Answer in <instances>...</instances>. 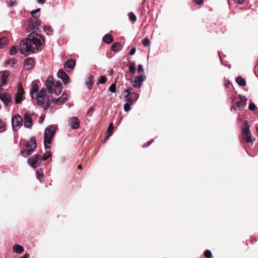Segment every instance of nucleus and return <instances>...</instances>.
Masks as SVG:
<instances>
[{
	"label": "nucleus",
	"mask_w": 258,
	"mask_h": 258,
	"mask_svg": "<svg viewBox=\"0 0 258 258\" xmlns=\"http://www.w3.org/2000/svg\"><path fill=\"white\" fill-rule=\"evenodd\" d=\"M45 42L41 35L38 34H30L27 38L21 40L20 44V51L22 54L27 56L37 52L41 48Z\"/></svg>",
	"instance_id": "1"
},
{
	"label": "nucleus",
	"mask_w": 258,
	"mask_h": 258,
	"mask_svg": "<svg viewBox=\"0 0 258 258\" xmlns=\"http://www.w3.org/2000/svg\"><path fill=\"white\" fill-rule=\"evenodd\" d=\"M45 86L49 94L56 95H59L63 88L62 83L60 81L54 82L53 78L51 76L47 77Z\"/></svg>",
	"instance_id": "2"
},
{
	"label": "nucleus",
	"mask_w": 258,
	"mask_h": 258,
	"mask_svg": "<svg viewBox=\"0 0 258 258\" xmlns=\"http://www.w3.org/2000/svg\"><path fill=\"white\" fill-rule=\"evenodd\" d=\"M38 86L36 84H33L31 89L30 94L32 98H34L35 95L37 99V103L39 106H42L44 103V99L46 95V88H43L38 93Z\"/></svg>",
	"instance_id": "3"
},
{
	"label": "nucleus",
	"mask_w": 258,
	"mask_h": 258,
	"mask_svg": "<svg viewBox=\"0 0 258 258\" xmlns=\"http://www.w3.org/2000/svg\"><path fill=\"white\" fill-rule=\"evenodd\" d=\"M241 139L245 143H252L255 140V138L252 137L250 133L249 125L247 120L243 122L241 127Z\"/></svg>",
	"instance_id": "4"
},
{
	"label": "nucleus",
	"mask_w": 258,
	"mask_h": 258,
	"mask_svg": "<svg viewBox=\"0 0 258 258\" xmlns=\"http://www.w3.org/2000/svg\"><path fill=\"white\" fill-rule=\"evenodd\" d=\"M55 134V127L53 125H49L44 131V145L50 144Z\"/></svg>",
	"instance_id": "5"
},
{
	"label": "nucleus",
	"mask_w": 258,
	"mask_h": 258,
	"mask_svg": "<svg viewBox=\"0 0 258 258\" xmlns=\"http://www.w3.org/2000/svg\"><path fill=\"white\" fill-rule=\"evenodd\" d=\"M25 92L21 84H19L18 86L17 91L15 94V102L18 104L21 103L24 100Z\"/></svg>",
	"instance_id": "6"
},
{
	"label": "nucleus",
	"mask_w": 258,
	"mask_h": 258,
	"mask_svg": "<svg viewBox=\"0 0 258 258\" xmlns=\"http://www.w3.org/2000/svg\"><path fill=\"white\" fill-rule=\"evenodd\" d=\"M41 161V156L38 154H35L32 157L28 159L27 163L29 166L35 168L40 165Z\"/></svg>",
	"instance_id": "7"
},
{
	"label": "nucleus",
	"mask_w": 258,
	"mask_h": 258,
	"mask_svg": "<svg viewBox=\"0 0 258 258\" xmlns=\"http://www.w3.org/2000/svg\"><path fill=\"white\" fill-rule=\"evenodd\" d=\"M11 122L13 130L17 131L22 125L23 118L20 115L15 114L12 116Z\"/></svg>",
	"instance_id": "8"
},
{
	"label": "nucleus",
	"mask_w": 258,
	"mask_h": 258,
	"mask_svg": "<svg viewBox=\"0 0 258 258\" xmlns=\"http://www.w3.org/2000/svg\"><path fill=\"white\" fill-rule=\"evenodd\" d=\"M41 26V22L38 20H32L29 23V28L31 29V34H37L39 28Z\"/></svg>",
	"instance_id": "9"
},
{
	"label": "nucleus",
	"mask_w": 258,
	"mask_h": 258,
	"mask_svg": "<svg viewBox=\"0 0 258 258\" xmlns=\"http://www.w3.org/2000/svg\"><path fill=\"white\" fill-rule=\"evenodd\" d=\"M246 99L244 96H239V100L237 101L235 103V106H232L231 110L234 109L236 110L237 108L240 109H243L246 105Z\"/></svg>",
	"instance_id": "10"
},
{
	"label": "nucleus",
	"mask_w": 258,
	"mask_h": 258,
	"mask_svg": "<svg viewBox=\"0 0 258 258\" xmlns=\"http://www.w3.org/2000/svg\"><path fill=\"white\" fill-rule=\"evenodd\" d=\"M0 100L4 103L6 107H10L12 104V97L8 93L0 97Z\"/></svg>",
	"instance_id": "11"
},
{
	"label": "nucleus",
	"mask_w": 258,
	"mask_h": 258,
	"mask_svg": "<svg viewBox=\"0 0 258 258\" xmlns=\"http://www.w3.org/2000/svg\"><path fill=\"white\" fill-rule=\"evenodd\" d=\"M24 125L26 128L31 129L32 126V119L31 115L28 113H25L23 116Z\"/></svg>",
	"instance_id": "12"
},
{
	"label": "nucleus",
	"mask_w": 258,
	"mask_h": 258,
	"mask_svg": "<svg viewBox=\"0 0 258 258\" xmlns=\"http://www.w3.org/2000/svg\"><path fill=\"white\" fill-rule=\"evenodd\" d=\"M67 99L68 95L66 93H63L59 97L56 99L52 98L49 100V101L51 103L55 102L57 105H61L63 104Z\"/></svg>",
	"instance_id": "13"
},
{
	"label": "nucleus",
	"mask_w": 258,
	"mask_h": 258,
	"mask_svg": "<svg viewBox=\"0 0 258 258\" xmlns=\"http://www.w3.org/2000/svg\"><path fill=\"white\" fill-rule=\"evenodd\" d=\"M69 124L72 129H78L80 127V122L77 117H71L69 119Z\"/></svg>",
	"instance_id": "14"
},
{
	"label": "nucleus",
	"mask_w": 258,
	"mask_h": 258,
	"mask_svg": "<svg viewBox=\"0 0 258 258\" xmlns=\"http://www.w3.org/2000/svg\"><path fill=\"white\" fill-rule=\"evenodd\" d=\"M57 77L61 79L63 84H68L69 83L70 79L69 76L62 70H59L57 72Z\"/></svg>",
	"instance_id": "15"
},
{
	"label": "nucleus",
	"mask_w": 258,
	"mask_h": 258,
	"mask_svg": "<svg viewBox=\"0 0 258 258\" xmlns=\"http://www.w3.org/2000/svg\"><path fill=\"white\" fill-rule=\"evenodd\" d=\"M26 149L21 150V155L25 158L28 157L31 155L36 146H26Z\"/></svg>",
	"instance_id": "16"
},
{
	"label": "nucleus",
	"mask_w": 258,
	"mask_h": 258,
	"mask_svg": "<svg viewBox=\"0 0 258 258\" xmlns=\"http://www.w3.org/2000/svg\"><path fill=\"white\" fill-rule=\"evenodd\" d=\"M144 81V78L143 75H141L138 76L135 80L132 81V83H133V85L136 88H140Z\"/></svg>",
	"instance_id": "17"
},
{
	"label": "nucleus",
	"mask_w": 258,
	"mask_h": 258,
	"mask_svg": "<svg viewBox=\"0 0 258 258\" xmlns=\"http://www.w3.org/2000/svg\"><path fill=\"white\" fill-rule=\"evenodd\" d=\"M1 84L0 85V89H3V86L7 84V79L10 75V73L8 71H4L2 73Z\"/></svg>",
	"instance_id": "18"
},
{
	"label": "nucleus",
	"mask_w": 258,
	"mask_h": 258,
	"mask_svg": "<svg viewBox=\"0 0 258 258\" xmlns=\"http://www.w3.org/2000/svg\"><path fill=\"white\" fill-rule=\"evenodd\" d=\"M34 59L32 57L27 58L24 61V66L25 69L29 70L32 69L34 66Z\"/></svg>",
	"instance_id": "19"
},
{
	"label": "nucleus",
	"mask_w": 258,
	"mask_h": 258,
	"mask_svg": "<svg viewBox=\"0 0 258 258\" xmlns=\"http://www.w3.org/2000/svg\"><path fill=\"white\" fill-rule=\"evenodd\" d=\"M76 62L74 60L71 59L67 60L64 63V68L67 69V71L72 70L75 67Z\"/></svg>",
	"instance_id": "20"
},
{
	"label": "nucleus",
	"mask_w": 258,
	"mask_h": 258,
	"mask_svg": "<svg viewBox=\"0 0 258 258\" xmlns=\"http://www.w3.org/2000/svg\"><path fill=\"white\" fill-rule=\"evenodd\" d=\"M247 154L252 157L254 156L256 153V146H243Z\"/></svg>",
	"instance_id": "21"
},
{
	"label": "nucleus",
	"mask_w": 258,
	"mask_h": 258,
	"mask_svg": "<svg viewBox=\"0 0 258 258\" xmlns=\"http://www.w3.org/2000/svg\"><path fill=\"white\" fill-rule=\"evenodd\" d=\"M122 49V46L119 42L114 43L111 47V50L115 52L119 51Z\"/></svg>",
	"instance_id": "22"
},
{
	"label": "nucleus",
	"mask_w": 258,
	"mask_h": 258,
	"mask_svg": "<svg viewBox=\"0 0 258 258\" xmlns=\"http://www.w3.org/2000/svg\"><path fill=\"white\" fill-rule=\"evenodd\" d=\"M93 77L92 75H90L88 76L85 82V84L89 89H91L93 87Z\"/></svg>",
	"instance_id": "23"
},
{
	"label": "nucleus",
	"mask_w": 258,
	"mask_h": 258,
	"mask_svg": "<svg viewBox=\"0 0 258 258\" xmlns=\"http://www.w3.org/2000/svg\"><path fill=\"white\" fill-rule=\"evenodd\" d=\"M13 250L17 253H21L24 251V249L22 245L16 244L13 246Z\"/></svg>",
	"instance_id": "24"
},
{
	"label": "nucleus",
	"mask_w": 258,
	"mask_h": 258,
	"mask_svg": "<svg viewBox=\"0 0 258 258\" xmlns=\"http://www.w3.org/2000/svg\"><path fill=\"white\" fill-rule=\"evenodd\" d=\"M102 40L106 44H110L113 41V38L110 34H106L103 36Z\"/></svg>",
	"instance_id": "25"
},
{
	"label": "nucleus",
	"mask_w": 258,
	"mask_h": 258,
	"mask_svg": "<svg viewBox=\"0 0 258 258\" xmlns=\"http://www.w3.org/2000/svg\"><path fill=\"white\" fill-rule=\"evenodd\" d=\"M125 101H126L128 103H135L136 101L139 99V95L137 94V97H131V96H128L127 97H124Z\"/></svg>",
	"instance_id": "26"
},
{
	"label": "nucleus",
	"mask_w": 258,
	"mask_h": 258,
	"mask_svg": "<svg viewBox=\"0 0 258 258\" xmlns=\"http://www.w3.org/2000/svg\"><path fill=\"white\" fill-rule=\"evenodd\" d=\"M44 31L47 35L51 36L53 34V29L50 26H44Z\"/></svg>",
	"instance_id": "27"
},
{
	"label": "nucleus",
	"mask_w": 258,
	"mask_h": 258,
	"mask_svg": "<svg viewBox=\"0 0 258 258\" xmlns=\"http://www.w3.org/2000/svg\"><path fill=\"white\" fill-rule=\"evenodd\" d=\"M236 83L240 86L243 87L246 85V82L244 79L241 76H238L236 79Z\"/></svg>",
	"instance_id": "28"
},
{
	"label": "nucleus",
	"mask_w": 258,
	"mask_h": 258,
	"mask_svg": "<svg viewBox=\"0 0 258 258\" xmlns=\"http://www.w3.org/2000/svg\"><path fill=\"white\" fill-rule=\"evenodd\" d=\"M8 45V39L6 37L0 38V49H2Z\"/></svg>",
	"instance_id": "29"
},
{
	"label": "nucleus",
	"mask_w": 258,
	"mask_h": 258,
	"mask_svg": "<svg viewBox=\"0 0 258 258\" xmlns=\"http://www.w3.org/2000/svg\"><path fill=\"white\" fill-rule=\"evenodd\" d=\"M40 9L38 8L36 10H34L30 12L31 15L35 19H37L40 17Z\"/></svg>",
	"instance_id": "30"
},
{
	"label": "nucleus",
	"mask_w": 258,
	"mask_h": 258,
	"mask_svg": "<svg viewBox=\"0 0 258 258\" xmlns=\"http://www.w3.org/2000/svg\"><path fill=\"white\" fill-rule=\"evenodd\" d=\"M37 178L40 181H41V178L43 177L44 174L43 172V169H38L36 172Z\"/></svg>",
	"instance_id": "31"
},
{
	"label": "nucleus",
	"mask_w": 258,
	"mask_h": 258,
	"mask_svg": "<svg viewBox=\"0 0 258 258\" xmlns=\"http://www.w3.org/2000/svg\"><path fill=\"white\" fill-rule=\"evenodd\" d=\"M18 52L17 48L16 46H12L10 48V54L11 55H14Z\"/></svg>",
	"instance_id": "32"
},
{
	"label": "nucleus",
	"mask_w": 258,
	"mask_h": 258,
	"mask_svg": "<svg viewBox=\"0 0 258 258\" xmlns=\"http://www.w3.org/2000/svg\"><path fill=\"white\" fill-rule=\"evenodd\" d=\"M113 128H114V127H113V123H110L108 125L107 132L108 137L111 136L112 132L113 130Z\"/></svg>",
	"instance_id": "33"
},
{
	"label": "nucleus",
	"mask_w": 258,
	"mask_h": 258,
	"mask_svg": "<svg viewBox=\"0 0 258 258\" xmlns=\"http://www.w3.org/2000/svg\"><path fill=\"white\" fill-rule=\"evenodd\" d=\"M130 71L133 74H135L136 68L135 67V62L133 61L131 62V66L130 67Z\"/></svg>",
	"instance_id": "34"
},
{
	"label": "nucleus",
	"mask_w": 258,
	"mask_h": 258,
	"mask_svg": "<svg viewBox=\"0 0 258 258\" xmlns=\"http://www.w3.org/2000/svg\"><path fill=\"white\" fill-rule=\"evenodd\" d=\"M133 104L134 103L126 102L123 105V109H124V110L125 111H126V112L129 111L130 110V109H131V105Z\"/></svg>",
	"instance_id": "35"
},
{
	"label": "nucleus",
	"mask_w": 258,
	"mask_h": 258,
	"mask_svg": "<svg viewBox=\"0 0 258 258\" xmlns=\"http://www.w3.org/2000/svg\"><path fill=\"white\" fill-rule=\"evenodd\" d=\"M128 15L131 21H132V22L136 21L137 17L134 13L130 12L128 13Z\"/></svg>",
	"instance_id": "36"
},
{
	"label": "nucleus",
	"mask_w": 258,
	"mask_h": 258,
	"mask_svg": "<svg viewBox=\"0 0 258 258\" xmlns=\"http://www.w3.org/2000/svg\"><path fill=\"white\" fill-rule=\"evenodd\" d=\"M6 130V123L0 119V132H4Z\"/></svg>",
	"instance_id": "37"
},
{
	"label": "nucleus",
	"mask_w": 258,
	"mask_h": 258,
	"mask_svg": "<svg viewBox=\"0 0 258 258\" xmlns=\"http://www.w3.org/2000/svg\"><path fill=\"white\" fill-rule=\"evenodd\" d=\"M204 255L207 258H211L212 256V252L210 250H206L204 252Z\"/></svg>",
	"instance_id": "38"
},
{
	"label": "nucleus",
	"mask_w": 258,
	"mask_h": 258,
	"mask_svg": "<svg viewBox=\"0 0 258 258\" xmlns=\"http://www.w3.org/2000/svg\"><path fill=\"white\" fill-rule=\"evenodd\" d=\"M143 44L144 46L147 47L150 44V40L148 37L144 38L143 40Z\"/></svg>",
	"instance_id": "39"
},
{
	"label": "nucleus",
	"mask_w": 258,
	"mask_h": 258,
	"mask_svg": "<svg viewBox=\"0 0 258 258\" xmlns=\"http://www.w3.org/2000/svg\"><path fill=\"white\" fill-rule=\"evenodd\" d=\"M8 5L9 7H13L17 5V2L14 0H9L7 1Z\"/></svg>",
	"instance_id": "40"
},
{
	"label": "nucleus",
	"mask_w": 258,
	"mask_h": 258,
	"mask_svg": "<svg viewBox=\"0 0 258 258\" xmlns=\"http://www.w3.org/2000/svg\"><path fill=\"white\" fill-rule=\"evenodd\" d=\"M109 91L112 93H114L116 91V85L114 83L112 84L109 88Z\"/></svg>",
	"instance_id": "41"
},
{
	"label": "nucleus",
	"mask_w": 258,
	"mask_h": 258,
	"mask_svg": "<svg viewBox=\"0 0 258 258\" xmlns=\"http://www.w3.org/2000/svg\"><path fill=\"white\" fill-rule=\"evenodd\" d=\"M94 111V109L93 107H91L89 108L87 111V115L88 116H91Z\"/></svg>",
	"instance_id": "42"
},
{
	"label": "nucleus",
	"mask_w": 258,
	"mask_h": 258,
	"mask_svg": "<svg viewBox=\"0 0 258 258\" xmlns=\"http://www.w3.org/2000/svg\"><path fill=\"white\" fill-rule=\"evenodd\" d=\"M50 156H51V154L49 152H47L45 153L42 158V160L44 161H46Z\"/></svg>",
	"instance_id": "43"
},
{
	"label": "nucleus",
	"mask_w": 258,
	"mask_h": 258,
	"mask_svg": "<svg viewBox=\"0 0 258 258\" xmlns=\"http://www.w3.org/2000/svg\"><path fill=\"white\" fill-rule=\"evenodd\" d=\"M248 108L249 110L253 111L256 108V106L254 103L251 102L249 105Z\"/></svg>",
	"instance_id": "44"
},
{
	"label": "nucleus",
	"mask_w": 258,
	"mask_h": 258,
	"mask_svg": "<svg viewBox=\"0 0 258 258\" xmlns=\"http://www.w3.org/2000/svg\"><path fill=\"white\" fill-rule=\"evenodd\" d=\"M106 81V78L104 76H101L99 79V82L101 84H104Z\"/></svg>",
	"instance_id": "45"
},
{
	"label": "nucleus",
	"mask_w": 258,
	"mask_h": 258,
	"mask_svg": "<svg viewBox=\"0 0 258 258\" xmlns=\"http://www.w3.org/2000/svg\"><path fill=\"white\" fill-rule=\"evenodd\" d=\"M30 141H31V143L32 144V145H36V144H37V143H36V139L35 138L32 137L30 139Z\"/></svg>",
	"instance_id": "46"
},
{
	"label": "nucleus",
	"mask_w": 258,
	"mask_h": 258,
	"mask_svg": "<svg viewBox=\"0 0 258 258\" xmlns=\"http://www.w3.org/2000/svg\"><path fill=\"white\" fill-rule=\"evenodd\" d=\"M136 51V48L135 47H134L131 49V50L129 52V54L131 55H133L135 53Z\"/></svg>",
	"instance_id": "47"
},
{
	"label": "nucleus",
	"mask_w": 258,
	"mask_h": 258,
	"mask_svg": "<svg viewBox=\"0 0 258 258\" xmlns=\"http://www.w3.org/2000/svg\"><path fill=\"white\" fill-rule=\"evenodd\" d=\"M138 71L139 73L142 72L144 71L143 66L141 64H140L138 66Z\"/></svg>",
	"instance_id": "48"
},
{
	"label": "nucleus",
	"mask_w": 258,
	"mask_h": 258,
	"mask_svg": "<svg viewBox=\"0 0 258 258\" xmlns=\"http://www.w3.org/2000/svg\"><path fill=\"white\" fill-rule=\"evenodd\" d=\"M44 120V117L40 116L38 118V122L40 124L42 123Z\"/></svg>",
	"instance_id": "49"
},
{
	"label": "nucleus",
	"mask_w": 258,
	"mask_h": 258,
	"mask_svg": "<svg viewBox=\"0 0 258 258\" xmlns=\"http://www.w3.org/2000/svg\"><path fill=\"white\" fill-rule=\"evenodd\" d=\"M204 0H194L195 3L197 5H201L204 3Z\"/></svg>",
	"instance_id": "50"
},
{
	"label": "nucleus",
	"mask_w": 258,
	"mask_h": 258,
	"mask_svg": "<svg viewBox=\"0 0 258 258\" xmlns=\"http://www.w3.org/2000/svg\"><path fill=\"white\" fill-rule=\"evenodd\" d=\"M16 62H17V61H16V60L15 59H12L11 60H9L8 63H12L13 64H15L16 63Z\"/></svg>",
	"instance_id": "51"
},
{
	"label": "nucleus",
	"mask_w": 258,
	"mask_h": 258,
	"mask_svg": "<svg viewBox=\"0 0 258 258\" xmlns=\"http://www.w3.org/2000/svg\"><path fill=\"white\" fill-rule=\"evenodd\" d=\"M29 256L30 255L28 253H26L25 254H24V255L20 257L19 258H29Z\"/></svg>",
	"instance_id": "52"
},
{
	"label": "nucleus",
	"mask_w": 258,
	"mask_h": 258,
	"mask_svg": "<svg viewBox=\"0 0 258 258\" xmlns=\"http://www.w3.org/2000/svg\"><path fill=\"white\" fill-rule=\"evenodd\" d=\"M154 142V140L152 139L146 142L145 145H151Z\"/></svg>",
	"instance_id": "53"
},
{
	"label": "nucleus",
	"mask_w": 258,
	"mask_h": 258,
	"mask_svg": "<svg viewBox=\"0 0 258 258\" xmlns=\"http://www.w3.org/2000/svg\"><path fill=\"white\" fill-rule=\"evenodd\" d=\"M132 92H131V90L130 89H126L123 92V94H125V93H127V94H130V95H132Z\"/></svg>",
	"instance_id": "54"
},
{
	"label": "nucleus",
	"mask_w": 258,
	"mask_h": 258,
	"mask_svg": "<svg viewBox=\"0 0 258 258\" xmlns=\"http://www.w3.org/2000/svg\"><path fill=\"white\" fill-rule=\"evenodd\" d=\"M36 1L39 4H44L46 0H36Z\"/></svg>",
	"instance_id": "55"
},
{
	"label": "nucleus",
	"mask_w": 258,
	"mask_h": 258,
	"mask_svg": "<svg viewBox=\"0 0 258 258\" xmlns=\"http://www.w3.org/2000/svg\"><path fill=\"white\" fill-rule=\"evenodd\" d=\"M137 94L139 95V97H140V93L137 92H132V97H134L133 96H135V97H137Z\"/></svg>",
	"instance_id": "56"
},
{
	"label": "nucleus",
	"mask_w": 258,
	"mask_h": 258,
	"mask_svg": "<svg viewBox=\"0 0 258 258\" xmlns=\"http://www.w3.org/2000/svg\"><path fill=\"white\" fill-rule=\"evenodd\" d=\"M237 3L239 4H243L244 2V0H236Z\"/></svg>",
	"instance_id": "57"
},
{
	"label": "nucleus",
	"mask_w": 258,
	"mask_h": 258,
	"mask_svg": "<svg viewBox=\"0 0 258 258\" xmlns=\"http://www.w3.org/2000/svg\"><path fill=\"white\" fill-rule=\"evenodd\" d=\"M123 95H124V97H127L128 96H131V95H130V94H127V93H125V94H123Z\"/></svg>",
	"instance_id": "58"
},
{
	"label": "nucleus",
	"mask_w": 258,
	"mask_h": 258,
	"mask_svg": "<svg viewBox=\"0 0 258 258\" xmlns=\"http://www.w3.org/2000/svg\"><path fill=\"white\" fill-rule=\"evenodd\" d=\"M82 168V166L81 164H80L78 166V169H81Z\"/></svg>",
	"instance_id": "59"
},
{
	"label": "nucleus",
	"mask_w": 258,
	"mask_h": 258,
	"mask_svg": "<svg viewBox=\"0 0 258 258\" xmlns=\"http://www.w3.org/2000/svg\"><path fill=\"white\" fill-rule=\"evenodd\" d=\"M229 82H228V83H225L224 85H225V87H226V88H227V86H228V85H229Z\"/></svg>",
	"instance_id": "60"
},
{
	"label": "nucleus",
	"mask_w": 258,
	"mask_h": 258,
	"mask_svg": "<svg viewBox=\"0 0 258 258\" xmlns=\"http://www.w3.org/2000/svg\"><path fill=\"white\" fill-rule=\"evenodd\" d=\"M223 65H224V66H226V67H228L229 68H231V66H230V64H224Z\"/></svg>",
	"instance_id": "61"
},
{
	"label": "nucleus",
	"mask_w": 258,
	"mask_h": 258,
	"mask_svg": "<svg viewBox=\"0 0 258 258\" xmlns=\"http://www.w3.org/2000/svg\"><path fill=\"white\" fill-rule=\"evenodd\" d=\"M65 161V159L63 158H61V162H64Z\"/></svg>",
	"instance_id": "62"
},
{
	"label": "nucleus",
	"mask_w": 258,
	"mask_h": 258,
	"mask_svg": "<svg viewBox=\"0 0 258 258\" xmlns=\"http://www.w3.org/2000/svg\"><path fill=\"white\" fill-rule=\"evenodd\" d=\"M44 147H45V149H49L51 147V146H44Z\"/></svg>",
	"instance_id": "63"
},
{
	"label": "nucleus",
	"mask_w": 258,
	"mask_h": 258,
	"mask_svg": "<svg viewBox=\"0 0 258 258\" xmlns=\"http://www.w3.org/2000/svg\"><path fill=\"white\" fill-rule=\"evenodd\" d=\"M127 89H130L131 90V92L133 90V88L132 87L128 88Z\"/></svg>",
	"instance_id": "64"
}]
</instances>
